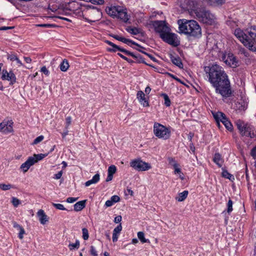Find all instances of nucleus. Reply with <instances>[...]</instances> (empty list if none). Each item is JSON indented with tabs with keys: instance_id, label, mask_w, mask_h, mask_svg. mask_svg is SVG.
I'll return each instance as SVG.
<instances>
[{
	"instance_id": "obj_1",
	"label": "nucleus",
	"mask_w": 256,
	"mask_h": 256,
	"mask_svg": "<svg viewBox=\"0 0 256 256\" xmlns=\"http://www.w3.org/2000/svg\"><path fill=\"white\" fill-rule=\"evenodd\" d=\"M204 71L208 81L216 88V93L224 97L231 94L230 82L223 68L215 64L204 67Z\"/></svg>"
},
{
	"instance_id": "obj_2",
	"label": "nucleus",
	"mask_w": 256,
	"mask_h": 256,
	"mask_svg": "<svg viewBox=\"0 0 256 256\" xmlns=\"http://www.w3.org/2000/svg\"><path fill=\"white\" fill-rule=\"evenodd\" d=\"M178 24L180 33L194 38L201 36V28L196 20L182 19L178 20Z\"/></svg>"
},
{
	"instance_id": "obj_3",
	"label": "nucleus",
	"mask_w": 256,
	"mask_h": 256,
	"mask_svg": "<svg viewBox=\"0 0 256 256\" xmlns=\"http://www.w3.org/2000/svg\"><path fill=\"white\" fill-rule=\"evenodd\" d=\"M234 34L244 44V46L248 48L252 51H256V34L255 31L252 30V26L250 30H246L244 32L240 28L235 30Z\"/></svg>"
},
{
	"instance_id": "obj_4",
	"label": "nucleus",
	"mask_w": 256,
	"mask_h": 256,
	"mask_svg": "<svg viewBox=\"0 0 256 256\" xmlns=\"http://www.w3.org/2000/svg\"><path fill=\"white\" fill-rule=\"evenodd\" d=\"M106 13L112 18L120 19L124 22L129 20L127 10L125 8L119 6H111L106 8Z\"/></svg>"
},
{
	"instance_id": "obj_5",
	"label": "nucleus",
	"mask_w": 256,
	"mask_h": 256,
	"mask_svg": "<svg viewBox=\"0 0 256 256\" xmlns=\"http://www.w3.org/2000/svg\"><path fill=\"white\" fill-rule=\"evenodd\" d=\"M195 14L199 21L208 25H212L215 22V17L209 10L204 8H197Z\"/></svg>"
},
{
	"instance_id": "obj_6",
	"label": "nucleus",
	"mask_w": 256,
	"mask_h": 256,
	"mask_svg": "<svg viewBox=\"0 0 256 256\" xmlns=\"http://www.w3.org/2000/svg\"><path fill=\"white\" fill-rule=\"evenodd\" d=\"M153 132L156 136L163 140L169 138L170 136V130L166 126L158 122L154 123Z\"/></svg>"
},
{
	"instance_id": "obj_7",
	"label": "nucleus",
	"mask_w": 256,
	"mask_h": 256,
	"mask_svg": "<svg viewBox=\"0 0 256 256\" xmlns=\"http://www.w3.org/2000/svg\"><path fill=\"white\" fill-rule=\"evenodd\" d=\"M236 125L240 133L243 136L253 138L255 136L254 128L248 124L238 120L236 122Z\"/></svg>"
},
{
	"instance_id": "obj_8",
	"label": "nucleus",
	"mask_w": 256,
	"mask_h": 256,
	"mask_svg": "<svg viewBox=\"0 0 256 256\" xmlns=\"http://www.w3.org/2000/svg\"><path fill=\"white\" fill-rule=\"evenodd\" d=\"M214 117L216 120L217 126L218 128L220 127V122L225 126L226 128L230 131L232 130V125L230 121L226 118V115L222 112H218L214 114Z\"/></svg>"
},
{
	"instance_id": "obj_9",
	"label": "nucleus",
	"mask_w": 256,
	"mask_h": 256,
	"mask_svg": "<svg viewBox=\"0 0 256 256\" xmlns=\"http://www.w3.org/2000/svg\"><path fill=\"white\" fill-rule=\"evenodd\" d=\"M87 17L86 20L89 22L98 21L102 18V12L100 10L93 8L88 10L86 12Z\"/></svg>"
},
{
	"instance_id": "obj_10",
	"label": "nucleus",
	"mask_w": 256,
	"mask_h": 256,
	"mask_svg": "<svg viewBox=\"0 0 256 256\" xmlns=\"http://www.w3.org/2000/svg\"><path fill=\"white\" fill-rule=\"evenodd\" d=\"M130 166L138 171H146L151 168L150 164L140 158L134 159L130 162Z\"/></svg>"
},
{
	"instance_id": "obj_11",
	"label": "nucleus",
	"mask_w": 256,
	"mask_h": 256,
	"mask_svg": "<svg viewBox=\"0 0 256 256\" xmlns=\"http://www.w3.org/2000/svg\"><path fill=\"white\" fill-rule=\"evenodd\" d=\"M221 59L226 65L232 68H236L239 66L238 60L232 53L223 54Z\"/></svg>"
},
{
	"instance_id": "obj_12",
	"label": "nucleus",
	"mask_w": 256,
	"mask_h": 256,
	"mask_svg": "<svg viewBox=\"0 0 256 256\" xmlns=\"http://www.w3.org/2000/svg\"><path fill=\"white\" fill-rule=\"evenodd\" d=\"M170 32H166V34H162L160 38L164 42L172 46H178L180 41L178 39L177 35Z\"/></svg>"
},
{
	"instance_id": "obj_13",
	"label": "nucleus",
	"mask_w": 256,
	"mask_h": 256,
	"mask_svg": "<svg viewBox=\"0 0 256 256\" xmlns=\"http://www.w3.org/2000/svg\"><path fill=\"white\" fill-rule=\"evenodd\" d=\"M153 26L155 30L160 33V38L162 34H166L170 30L165 21H156L154 22Z\"/></svg>"
},
{
	"instance_id": "obj_14",
	"label": "nucleus",
	"mask_w": 256,
	"mask_h": 256,
	"mask_svg": "<svg viewBox=\"0 0 256 256\" xmlns=\"http://www.w3.org/2000/svg\"><path fill=\"white\" fill-rule=\"evenodd\" d=\"M1 78L4 80H8L10 82V85H13L16 82V76L12 70L8 72L4 69L2 70Z\"/></svg>"
},
{
	"instance_id": "obj_15",
	"label": "nucleus",
	"mask_w": 256,
	"mask_h": 256,
	"mask_svg": "<svg viewBox=\"0 0 256 256\" xmlns=\"http://www.w3.org/2000/svg\"><path fill=\"white\" fill-rule=\"evenodd\" d=\"M111 46L113 48L109 49L110 51H112V52H116L117 50H118V51L124 52V54H126L128 56H130L132 57L135 58L136 59H138L140 62H144L142 60H138L139 58L140 59H142V58L140 56L139 54H138V55L134 54L133 53H132L128 50H125L124 48H122L119 47L118 46L114 44V43L112 44Z\"/></svg>"
},
{
	"instance_id": "obj_16",
	"label": "nucleus",
	"mask_w": 256,
	"mask_h": 256,
	"mask_svg": "<svg viewBox=\"0 0 256 256\" xmlns=\"http://www.w3.org/2000/svg\"><path fill=\"white\" fill-rule=\"evenodd\" d=\"M112 37L116 39V40H118L120 42H122L124 44H126L128 45H130V44H134V45H136V46H138V47L140 48H143L142 46H141L140 45H139L137 43H136V42L130 40H129V39H127L126 38H124V37H122V36H120L118 35H114L112 36Z\"/></svg>"
},
{
	"instance_id": "obj_17",
	"label": "nucleus",
	"mask_w": 256,
	"mask_h": 256,
	"mask_svg": "<svg viewBox=\"0 0 256 256\" xmlns=\"http://www.w3.org/2000/svg\"><path fill=\"white\" fill-rule=\"evenodd\" d=\"M136 97L139 102L144 106L148 107L149 106L148 101L146 100L145 98V94L143 92L142 90L138 91L136 94Z\"/></svg>"
},
{
	"instance_id": "obj_18",
	"label": "nucleus",
	"mask_w": 256,
	"mask_h": 256,
	"mask_svg": "<svg viewBox=\"0 0 256 256\" xmlns=\"http://www.w3.org/2000/svg\"><path fill=\"white\" fill-rule=\"evenodd\" d=\"M33 160L32 158L29 157L28 160L20 166V168L24 172H26L30 167L34 164Z\"/></svg>"
},
{
	"instance_id": "obj_19",
	"label": "nucleus",
	"mask_w": 256,
	"mask_h": 256,
	"mask_svg": "<svg viewBox=\"0 0 256 256\" xmlns=\"http://www.w3.org/2000/svg\"><path fill=\"white\" fill-rule=\"evenodd\" d=\"M37 215L39 218V220L42 224H44L47 222H48V216L46 214L44 211L42 210H40L38 212Z\"/></svg>"
},
{
	"instance_id": "obj_20",
	"label": "nucleus",
	"mask_w": 256,
	"mask_h": 256,
	"mask_svg": "<svg viewBox=\"0 0 256 256\" xmlns=\"http://www.w3.org/2000/svg\"><path fill=\"white\" fill-rule=\"evenodd\" d=\"M178 2L180 4V6L184 10H192V8L190 6V0H178Z\"/></svg>"
},
{
	"instance_id": "obj_21",
	"label": "nucleus",
	"mask_w": 256,
	"mask_h": 256,
	"mask_svg": "<svg viewBox=\"0 0 256 256\" xmlns=\"http://www.w3.org/2000/svg\"><path fill=\"white\" fill-rule=\"evenodd\" d=\"M214 162L219 167L222 166L224 160L219 153H216L213 158Z\"/></svg>"
},
{
	"instance_id": "obj_22",
	"label": "nucleus",
	"mask_w": 256,
	"mask_h": 256,
	"mask_svg": "<svg viewBox=\"0 0 256 256\" xmlns=\"http://www.w3.org/2000/svg\"><path fill=\"white\" fill-rule=\"evenodd\" d=\"M100 179V176L98 174H96L92 178V179L86 182H85V186H88L92 184H96Z\"/></svg>"
},
{
	"instance_id": "obj_23",
	"label": "nucleus",
	"mask_w": 256,
	"mask_h": 256,
	"mask_svg": "<svg viewBox=\"0 0 256 256\" xmlns=\"http://www.w3.org/2000/svg\"><path fill=\"white\" fill-rule=\"evenodd\" d=\"M86 200L79 201L74 204V210L76 212L82 210L86 206Z\"/></svg>"
},
{
	"instance_id": "obj_24",
	"label": "nucleus",
	"mask_w": 256,
	"mask_h": 256,
	"mask_svg": "<svg viewBox=\"0 0 256 256\" xmlns=\"http://www.w3.org/2000/svg\"><path fill=\"white\" fill-rule=\"evenodd\" d=\"M48 154H34L33 156H30L31 158L33 159V161L34 164L37 162L38 161L40 160H42L44 158L48 156Z\"/></svg>"
},
{
	"instance_id": "obj_25",
	"label": "nucleus",
	"mask_w": 256,
	"mask_h": 256,
	"mask_svg": "<svg viewBox=\"0 0 256 256\" xmlns=\"http://www.w3.org/2000/svg\"><path fill=\"white\" fill-rule=\"evenodd\" d=\"M188 194V190H184L182 192L178 194V196L176 198V199L178 202H182L187 198Z\"/></svg>"
},
{
	"instance_id": "obj_26",
	"label": "nucleus",
	"mask_w": 256,
	"mask_h": 256,
	"mask_svg": "<svg viewBox=\"0 0 256 256\" xmlns=\"http://www.w3.org/2000/svg\"><path fill=\"white\" fill-rule=\"evenodd\" d=\"M12 124L13 122L12 121L7 122L6 126L3 132L7 134L12 132L13 131Z\"/></svg>"
},
{
	"instance_id": "obj_27",
	"label": "nucleus",
	"mask_w": 256,
	"mask_h": 256,
	"mask_svg": "<svg viewBox=\"0 0 256 256\" xmlns=\"http://www.w3.org/2000/svg\"><path fill=\"white\" fill-rule=\"evenodd\" d=\"M69 64L68 60L64 59L60 64V69L62 72H66L69 68Z\"/></svg>"
},
{
	"instance_id": "obj_28",
	"label": "nucleus",
	"mask_w": 256,
	"mask_h": 256,
	"mask_svg": "<svg viewBox=\"0 0 256 256\" xmlns=\"http://www.w3.org/2000/svg\"><path fill=\"white\" fill-rule=\"evenodd\" d=\"M210 5H222L224 3V0H204Z\"/></svg>"
},
{
	"instance_id": "obj_29",
	"label": "nucleus",
	"mask_w": 256,
	"mask_h": 256,
	"mask_svg": "<svg viewBox=\"0 0 256 256\" xmlns=\"http://www.w3.org/2000/svg\"><path fill=\"white\" fill-rule=\"evenodd\" d=\"M172 63L178 67L181 68L182 67V64L179 57H172Z\"/></svg>"
},
{
	"instance_id": "obj_30",
	"label": "nucleus",
	"mask_w": 256,
	"mask_h": 256,
	"mask_svg": "<svg viewBox=\"0 0 256 256\" xmlns=\"http://www.w3.org/2000/svg\"><path fill=\"white\" fill-rule=\"evenodd\" d=\"M138 237L140 240V242L142 243L149 242V240H148L145 238L144 234L142 232H138Z\"/></svg>"
},
{
	"instance_id": "obj_31",
	"label": "nucleus",
	"mask_w": 256,
	"mask_h": 256,
	"mask_svg": "<svg viewBox=\"0 0 256 256\" xmlns=\"http://www.w3.org/2000/svg\"><path fill=\"white\" fill-rule=\"evenodd\" d=\"M80 242L78 240H76L75 243L70 244H68V248L70 250L74 249H78L80 247Z\"/></svg>"
},
{
	"instance_id": "obj_32",
	"label": "nucleus",
	"mask_w": 256,
	"mask_h": 256,
	"mask_svg": "<svg viewBox=\"0 0 256 256\" xmlns=\"http://www.w3.org/2000/svg\"><path fill=\"white\" fill-rule=\"evenodd\" d=\"M13 187V186L10 184H0V189L3 190H8Z\"/></svg>"
},
{
	"instance_id": "obj_33",
	"label": "nucleus",
	"mask_w": 256,
	"mask_h": 256,
	"mask_svg": "<svg viewBox=\"0 0 256 256\" xmlns=\"http://www.w3.org/2000/svg\"><path fill=\"white\" fill-rule=\"evenodd\" d=\"M222 174V177L228 178L230 180H231L232 178L234 179L232 175L230 174L226 170H223Z\"/></svg>"
},
{
	"instance_id": "obj_34",
	"label": "nucleus",
	"mask_w": 256,
	"mask_h": 256,
	"mask_svg": "<svg viewBox=\"0 0 256 256\" xmlns=\"http://www.w3.org/2000/svg\"><path fill=\"white\" fill-rule=\"evenodd\" d=\"M162 96H163L164 100L165 106H170L171 102L168 96L166 94H163Z\"/></svg>"
},
{
	"instance_id": "obj_35",
	"label": "nucleus",
	"mask_w": 256,
	"mask_h": 256,
	"mask_svg": "<svg viewBox=\"0 0 256 256\" xmlns=\"http://www.w3.org/2000/svg\"><path fill=\"white\" fill-rule=\"evenodd\" d=\"M128 30L130 33L134 35L140 34V30L136 28H130Z\"/></svg>"
},
{
	"instance_id": "obj_36",
	"label": "nucleus",
	"mask_w": 256,
	"mask_h": 256,
	"mask_svg": "<svg viewBox=\"0 0 256 256\" xmlns=\"http://www.w3.org/2000/svg\"><path fill=\"white\" fill-rule=\"evenodd\" d=\"M82 238L84 240H87L88 238L89 235H88V232L87 228H83L82 229Z\"/></svg>"
},
{
	"instance_id": "obj_37",
	"label": "nucleus",
	"mask_w": 256,
	"mask_h": 256,
	"mask_svg": "<svg viewBox=\"0 0 256 256\" xmlns=\"http://www.w3.org/2000/svg\"><path fill=\"white\" fill-rule=\"evenodd\" d=\"M52 205L54 208H56V209H58L60 210H66V209L64 208V206L60 204H56V203L52 202Z\"/></svg>"
},
{
	"instance_id": "obj_38",
	"label": "nucleus",
	"mask_w": 256,
	"mask_h": 256,
	"mask_svg": "<svg viewBox=\"0 0 256 256\" xmlns=\"http://www.w3.org/2000/svg\"><path fill=\"white\" fill-rule=\"evenodd\" d=\"M116 166L114 165H112L108 168V174L113 175L116 172Z\"/></svg>"
},
{
	"instance_id": "obj_39",
	"label": "nucleus",
	"mask_w": 256,
	"mask_h": 256,
	"mask_svg": "<svg viewBox=\"0 0 256 256\" xmlns=\"http://www.w3.org/2000/svg\"><path fill=\"white\" fill-rule=\"evenodd\" d=\"M44 138L43 136H40L35 138L32 143V144H38L41 142Z\"/></svg>"
},
{
	"instance_id": "obj_40",
	"label": "nucleus",
	"mask_w": 256,
	"mask_h": 256,
	"mask_svg": "<svg viewBox=\"0 0 256 256\" xmlns=\"http://www.w3.org/2000/svg\"><path fill=\"white\" fill-rule=\"evenodd\" d=\"M232 204H233L232 201L230 199L228 201V204H227V206H228L227 212L228 213H230L232 212V210H233L232 209Z\"/></svg>"
},
{
	"instance_id": "obj_41",
	"label": "nucleus",
	"mask_w": 256,
	"mask_h": 256,
	"mask_svg": "<svg viewBox=\"0 0 256 256\" xmlns=\"http://www.w3.org/2000/svg\"><path fill=\"white\" fill-rule=\"evenodd\" d=\"M122 230V226L121 224L118 225L116 228H115L113 232L117 234H119L120 232Z\"/></svg>"
},
{
	"instance_id": "obj_42",
	"label": "nucleus",
	"mask_w": 256,
	"mask_h": 256,
	"mask_svg": "<svg viewBox=\"0 0 256 256\" xmlns=\"http://www.w3.org/2000/svg\"><path fill=\"white\" fill-rule=\"evenodd\" d=\"M110 200L114 204L119 202L120 200V198L118 196L114 195L111 197Z\"/></svg>"
},
{
	"instance_id": "obj_43",
	"label": "nucleus",
	"mask_w": 256,
	"mask_h": 256,
	"mask_svg": "<svg viewBox=\"0 0 256 256\" xmlns=\"http://www.w3.org/2000/svg\"><path fill=\"white\" fill-rule=\"evenodd\" d=\"M12 203L15 207H16L20 204V201L17 198H13L12 200Z\"/></svg>"
},
{
	"instance_id": "obj_44",
	"label": "nucleus",
	"mask_w": 256,
	"mask_h": 256,
	"mask_svg": "<svg viewBox=\"0 0 256 256\" xmlns=\"http://www.w3.org/2000/svg\"><path fill=\"white\" fill-rule=\"evenodd\" d=\"M168 160L169 164L172 166H175L178 165L176 161L173 158H168Z\"/></svg>"
},
{
	"instance_id": "obj_45",
	"label": "nucleus",
	"mask_w": 256,
	"mask_h": 256,
	"mask_svg": "<svg viewBox=\"0 0 256 256\" xmlns=\"http://www.w3.org/2000/svg\"><path fill=\"white\" fill-rule=\"evenodd\" d=\"M19 230L20 232L18 234V238L22 240L24 238V234H25V230L22 227Z\"/></svg>"
},
{
	"instance_id": "obj_46",
	"label": "nucleus",
	"mask_w": 256,
	"mask_h": 256,
	"mask_svg": "<svg viewBox=\"0 0 256 256\" xmlns=\"http://www.w3.org/2000/svg\"><path fill=\"white\" fill-rule=\"evenodd\" d=\"M89 2L97 4H102L104 3V0H89Z\"/></svg>"
},
{
	"instance_id": "obj_47",
	"label": "nucleus",
	"mask_w": 256,
	"mask_h": 256,
	"mask_svg": "<svg viewBox=\"0 0 256 256\" xmlns=\"http://www.w3.org/2000/svg\"><path fill=\"white\" fill-rule=\"evenodd\" d=\"M40 72L46 76H48L50 74L49 71L48 70L46 66H44L41 68Z\"/></svg>"
},
{
	"instance_id": "obj_48",
	"label": "nucleus",
	"mask_w": 256,
	"mask_h": 256,
	"mask_svg": "<svg viewBox=\"0 0 256 256\" xmlns=\"http://www.w3.org/2000/svg\"><path fill=\"white\" fill-rule=\"evenodd\" d=\"M90 254L92 256H98L96 250L94 246H90Z\"/></svg>"
},
{
	"instance_id": "obj_49",
	"label": "nucleus",
	"mask_w": 256,
	"mask_h": 256,
	"mask_svg": "<svg viewBox=\"0 0 256 256\" xmlns=\"http://www.w3.org/2000/svg\"><path fill=\"white\" fill-rule=\"evenodd\" d=\"M7 122H3L0 124V132H4L6 126Z\"/></svg>"
},
{
	"instance_id": "obj_50",
	"label": "nucleus",
	"mask_w": 256,
	"mask_h": 256,
	"mask_svg": "<svg viewBox=\"0 0 256 256\" xmlns=\"http://www.w3.org/2000/svg\"><path fill=\"white\" fill-rule=\"evenodd\" d=\"M17 56L14 54H11L8 56V60H10V61H14L16 58H17Z\"/></svg>"
},
{
	"instance_id": "obj_51",
	"label": "nucleus",
	"mask_w": 256,
	"mask_h": 256,
	"mask_svg": "<svg viewBox=\"0 0 256 256\" xmlns=\"http://www.w3.org/2000/svg\"><path fill=\"white\" fill-rule=\"evenodd\" d=\"M62 174L63 172L62 170H60L54 175V178L56 180H58L62 177Z\"/></svg>"
},
{
	"instance_id": "obj_52",
	"label": "nucleus",
	"mask_w": 256,
	"mask_h": 256,
	"mask_svg": "<svg viewBox=\"0 0 256 256\" xmlns=\"http://www.w3.org/2000/svg\"><path fill=\"white\" fill-rule=\"evenodd\" d=\"M77 200H78V198L69 197V198H67L66 201L67 202H68V203H73L74 202H76Z\"/></svg>"
},
{
	"instance_id": "obj_53",
	"label": "nucleus",
	"mask_w": 256,
	"mask_h": 256,
	"mask_svg": "<svg viewBox=\"0 0 256 256\" xmlns=\"http://www.w3.org/2000/svg\"><path fill=\"white\" fill-rule=\"evenodd\" d=\"M38 26L45 27V28H54L55 26L53 24H41L38 25Z\"/></svg>"
},
{
	"instance_id": "obj_54",
	"label": "nucleus",
	"mask_w": 256,
	"mask_h": 256,
	"mask_svg": "<svg viewBox=\"0 0 256 256\" xmlns=\"http://www.w3.org/2000/svg\"><path fill=\"white\" fill-rule=\"evenodd\" d=\"M72 122V118L70 116H68L66 118V128H68L70 124Z\"/></svg>"
},
{
	"instance_id": "obj_55",
	"label": "nucleus",
	"mask_w": 256,
	"mask_h": 256,
	"mask_svg": "<svg viewBox=\"0 0 256 256\" xmlns=\"http://www.w3.org/2000/svg\"><path fill=\"white\" fill-rule=\"evenodd\" d=\"M114 204V203L112 202V201L111 200H108L106 201V203H105V206H106V207H110V206H112V205Z\"/></svg>"
},
{
	"instance_id": "obj_56",
	"label": "nucleus",
	"mask_w": 256,
	"mask_h": 256,
	"mask_svg": "<svg viewBox=\"0 0 256 256\" xmlns=\"http://www.w3.org/2000/svg\"><path fill=\"white\" fill-rule=\"evenodd\" d=\"M12 224H13V226L14 228H17L18 230H20V228H22V226H20L19 224H18L17 222H12Z\"/></svg>"
},
{
	"instance_id": "obj_57",
	"label": "nucleus",
	"mask_w": 256,
	"mask_h": 256,
	"mask_svg": "<svg viewBox=\"0 0 256 256\" xmlns=\"http://www.w3.org/2000/svg\"><path fill=\"white\" fill-rule=\"evenodd\" d=\"M251 154L254 158L256 159V146L252 149Z\"/></svg>"
},
{
	"instance_id": "obj_58",
	"label": "nucleus",
	"mask_w": 256,
	"mask_h": 256,
	"mask_svg": "<svg viewBox=\"0 0 256 256\" xmlns=\"http://www.w3.org/2000/svg\"><path fill=\"white\" fill-rule=\"evenodd\" d=\"M122 219V216H118L114 218V222L116 223H118L121 222Z\"/></svg>"
},
{
	"instance_id": "obj_59",
	"label": "nucleus",
	"mask_w": 256,
	"mask_h": 256,
	"mask_svg": "<svg viewBox=\"0 0 256 256\" xmlns=\"http://www.w3.org/2000/svg\"><path fill=\"white\" fill-rule=\"evenodd\" d=\"M174 173L175 174H181L180 169L178 168V165H177L176 166H174Z\"/></svg>"
},
{
	"instance_id": "obj_60",
	"label": "nucleus",
	"mask_w": 256,
	"mask_h": 256,
	"mask_svg": "<svg viewBox=\"0 0 256 256\" xmlns=\"http://www.w3.org/2000/svg\"><path fill=\"white\" fill-rule=\"evenodd\" d=\"M118 239V234L113 232L112 234V241L114 242H116Z\"/></svg>"
},
{
	"instance_id": "obj_61",
	"label": "nucleus",
	"mask_w": 256,
	"mask_h": 256,
	"mask_svg": "<svg viewBox=\"0 0 256 256\" xmlns=\"http://www.w3.org/2000/svg\"><path fill=\"white\" fill-rule=\"evenodd\" d=\"M144 54H145L146 55L148 56L154 62H156V58L154 56H152V55H151L150 54H148L146 52H144Z\"/></svg>"
},
{
	"instance_id": "obj_62",
	"label": "nucleus",
	"mask_w": 256,
	"mask_h": 256,
	"mask_svg": "<svg viewBox=\"0 0 256 256\" xmlns=\"http://www.w3.org/2000/svg\"><path fill=\"white\" fill-rule=\"evenodd\" d=\"M12 26H2L0 27V30H5L13 28Z\"/></svg>"
},
{
	"instance_id": "obj_63",
	"label": "nucleus",
	"mask_w": 256,
	"mask_h": 256,
	"mask_svg": "<svg viewBox=\"0 0 256 256\" xmlns=\"http://www.w3.org/2000/svg\"><path fill=\"white\" fill-rule=\"evenodd\" d=\"M113 175L108 174V176L106 178V182H110L112 180Z\"/></svg>"
},
{
	"instance_id": "obj_64",
	"label": "nucleus",
	"mask_w": 256,
	"mask_h": 256,
	"mask_svg": "<svg viewBox=\"0 0 256 256\" xmlns=\"http://www.w3.org/2000/svg\"><path fill=\"white\" fill-rule=\"evenodd\" d=\"M24 60L28 64H30L32 62V59L30 57H24Z\"/></svg>"
}]
</instances>
